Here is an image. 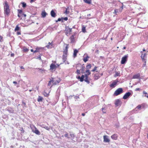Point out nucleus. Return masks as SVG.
<instances>
[{"label":"nucleus","mask_w":148,"mask_h":148,"mask_svg":"<svg viewBox=\"0 0 148 148\" xmlns=\"http://www.w3.org/2000/svg\"><path fill=\"white\" fill-rule=\"evenodd\" d=\"M83 1L85 3L90 4L91 3V0H83Z\"/></svg>","instance_id":"nucleus-23"},{"label":"nucleus","mask_w":148,"mask_h":148,"mask_svg":"<svg viewBox=\"0 0 148 148\" xmlns=\"http://www.w3.org/2000/svg\"><path fill=\"white\" fill-rule=\"evenodd\" d=\"M54 47L53 42L52 41L51 42H49L47 45V48L48 49H51Z\"/></svg>","instance_id":"nucleus-6"},{"label":"nucleus","mask_w":148,"mask_h":148,"mask_svg":"<svg viewBox=\"0 0 148 148\" xmlns=\"http://www.w3.org/2000/svg\"><path fill=\"white\" fill-rule=\"evenodd\" d=\"M14 56V53H11V57H13Z\"/></svg>","instance_id":"nucleus-57"},{"label":"nucleus","mask_w":148,"mask_h":148,"mask_svg":"<svg viewBox=\"0 0 148 148\" xmlns=\"http://www.w3.org/2000/svg\"><path fill=\"white\" fill-rule=\"evenodd\" d=\"M36 0H30V2L31 3H32L34 2Z\"/></svg>","instance_id":"nucleus-53"},{"label":"nucleus","mask_w":148,"mask_h":148,"mask_svg":"<svg viewBox=\"0 0 148 148\" xmlns=\"http://www.w3.org/2000/svg\"><path fill=\"white\" fill-rule=\"evenodd\" d=\"M84 67H82V73L83 72V71H84Z\"/></svg>","instance_id":"nucleus-55"},{"label":"nucleus","mask_w":148,"mask_h":148,"mask_svg":"<svg viewBox=\"0 0 148 148\" xmlns=\"http://www.w3.org/2000/svg\"><path fill=\"white\" fill-rule=\"evenodd\" d=\"M4 13L5 15L8 16L10 13V10L9 7L8 3L7 2H5L4 6Z\"/></svg>","instance_id":"nucleus-1"},{"label":"nucleus","mask_w":148,"mask_h":148,"mask_svg":"<svg viewBox=\"0 0 148 148\" xmlns=\"http://www.w3.org/2000/svg\"><path fill=\"white\" fill-rule=\"evenodd\" d=\"M64 13L66 14H67L68 13V11H67V9H66V10L65 11V12H64Z\"/></svg>","instance_id":"nucleus-54"},{"label":"nucleus","mask_w":148,"mask_h":148,"mask_svg":"<svg viewBox=\"0 0 148 148\" xmlns=\"http://www.w3.org/2000/svg\"><path fill=\"white\" fill-rule=\"evenodd\" d=\"M84 75H82L81 77L79 76L77 77V78L79 79V80L80 82H82L84 80Z\"/></svg>","instance_id":"nucleus-14"},{"label":"nucleus","mask_w":148,"mask_h":148,"mask_svg":"<svg viewBox=\"0 0 148 148\" xmlns=\"http://www.w3.org/2000/svg\"><path fill=\"white\" fill-rule=\"evenodd\" d=\"M20 68L21 69H24V67L23 66H21V67H20Z\"/></svg>","instance_id":"nucleus-62"},{"label":"nucleus","mask_w":148,"mask_h":148,"mask_svg":"<svg viewBox=\"0 0 148 148\" xmlns=\"http://www.w3.org/2000/svg\"><path fill=\"white\" fill-rule=\"evenodd\" d=\"M23 50L25 52H27L29 51V49H28L25 47L23 49Z\"/></svg>","instance_id":"nucleus-36"},{"label":"nucleus","mask_w":148,"mask_h":148,"mask_svg":"<svg viewBox=\"0 0 148 148\" xmlns=\"http://www.w3.org/2000/svg\"><path fill=\"white\" fill-rule=\"evenodd\" d=\"M143 61L144 62V63H143V66L144 67L146 65V60H143Z\"/></svg>","instance_id":"nucleus-39"},{"label":"nucleus","mask_w":148,"mask_h":148,"mask_svg":"<svg viewBox=\"0 0 148 148\" xmlns=\"http://www.w3.org/2000/svg\"><path fill=\"white\" fill-rule=\"evenodd\" d=\"M39 48H36V49L34 51V53H36L39 51Z\"/></svg>","instance_id":"nucleus-41"},{"label":"nucleus","mask_w":148,"mask_h":148,"mask_svg":"<svg viewBox=\"0 0 148 148\" xmlns=\"http://www.w3.org/2000/svg\"><path fill=\"white\" fill-rule=\"evenodd\" d=\"M30 127L32 129V131L34 133L35 131H36V130H37L36 128L33 125H31Z\"/></svg>","instance_id":"nucleus-12"},{"label":"nucleus","mask_w":148,"mask_h":148,"mask_svg":"<svg viewBox=\"0 0 148 148\" xmlns=\"http://www.w3.org/2000/svg\"><path fill=\"white\" fill-rule=\"evenodd\" d=\"M78 52V51L76 49H75L74 50L73 56L74 58H75L76 57L77 54Z\"/></svg>","instance_id":"nucleus-16"},{"label":"nucleus","mask_w":148,"mask_h":148,"mask_svg":"<svg viewBox=\"0 0 148 148\" xmlns=\"http://www.w3.org/2000/svg\"><path fill=\"white\" fill-rule=\"evenodd\" d=\"M21 14H18V16L19 17H20V16H21Z\"/></svg>","instance_id":"nucleus-61"},{"label":"nucleus","mask_w":148,"mask_h":148,"mask_svg":"<svg viewBox=\"0 0 148 148\" xmlns=\"http://www.w3.org/2000/svg\"><path fill=\"white\" fill-rule=\"evenodd\" d=\"M142 53V55L141 56V57L142 60H146V54L145 53H143L142 51L141 52Z\"/></svg>","instance_id":"nucleus-10"},{"label":"nucleus","mask_w":148,"mask_h":148,"mask_svg":"<svg viewBox=\"0 0 148 148\" xmlns=\"http://www.w3.org/2000/svg\"><path fill=\"white\" fill-rule=\"evenodd\" d=\"M143 93L145 94L144 96L145 97L148 98V94L146 92H145V91H143Z\"/></svg>","instance_id":"nucleus-28"},{"label":"nucleus","mask_w":148,"mask_h":148,"mask_svg":"<svg viewBox=\"0 0 148 148\" xmlns=\"http://www.w3.org/2000/svg\"><path fill=\"white\" fill-rule=\"evenodd\" d=\"M111 138L113 139L116 140L117 138V136L116 134H114L111 136Z\"/></svg>","instance_id":"nucleus-19"},{"label":"nucleus","mask_w":148,"mask_h":148,"mask_svg":"<svg viewBox=\"0 0 148 148\" xmlns=\"http://www.w3.org/2000/svg\"><path fill=\"white\" fill-rule=\"evenodd\" d=\"M82 30L83 32H86V27L84 25L82 26Z\"/></svg>","instance_id":"nucleus-25"},{"label":"nucleus","mask_w":148,"mask_h":148,"mask_svg":"<svg viewBox=\"0 0 148 148\" xmlns=\"http://www.w3.org/2000/svg\"><path fill=\"white\" fill-rule=\"evenodd\" d=\"M100 77L99 74H96L95 75L94 78L95 80L98 79Z\"/></svg>","instance_id":"nucleus-20"},{"label":"nucleus","mask_w":148,"mask_h":148,"mask_svg":"<svg viewBox=\"0 0 148 148\" xmlns=\"http://www.w3.org/2000/svg\"><path fill=\"white\" fill-rule=\"evenodd\" d=\"M50 69L51 70H53L54 69H55L56 68V67L55 65L53 64H52L50 66Z\"/></svg>","instance_id":"nucleus-17"},{"label":"nucleus","mask_w":148,"mask_h":148,"mask_svg":"<svg viewBox=\"0 0 148 148\" xmlns=\"http://www.w3.org/2000/svg\"><path fill=\"white\" fill-rule=\"evenodd\" d=\"M22 7L23 8H25V7H26V3H22Z\"/></svg>","instance_id":"nucleus-37"},{"label":"nucleus","mask_w":148,"mask_h":148,"mask_svg":"<svg viewBox=\"0 0 148 148\" xmlns=\"http://www.w3.org/2000/svg\"><path fill=\"white\" fill-rule=\"evenodd\" d=\"M84 81L86 82L88 84H89L90 83V81L88 79V78H85L84 79Z\"/></svg>","instance_id":"nucleus-32"},{"label":"nucleus","mask_w":148,"mask_h":148,"mask_svg":"<svg viewBox=\"0 0 148 148\" xmlns=\"http://www.w3.org/2000/svg\"><path fill=\"white\" fill-rule=\"evenodd\" d=\"M131 93L130 92L126 93L123 97V99H127L130 95Z\"/></svg>","instance_id":"nucleus-8"},{"label":"nucleus","mask_w":148,"mask_h":148,"mask_svg":"<svg viewBox=\"0 0 148 148\" xmlns=\"http://www.w3.org/2000/svg\"><path fill=\"white\" fill-rule=\"evenodd\" d=\"M128 57V54L125 55L122 58L121 60V63L122 64H124L127 61V58Z\"/></svg>","instance_id":"nucleus-3"},{"label":"nucleus","mask_w":148,"mask_h":148,"mask_svg":"<svg viewBox=\"0 0 148 148\" xmlns=\"http://www.w3.org/2000/svg\"><path fill=\"white\" fill-rule=\"evenodd\" d=\"M141 106L140 105H138L136 107V108H138V109H140L141 108Z\"/></svg>","instance_id":"nucleus-50"},{"label":"nucleus","mask_w":148,"mask_h":148,"mask_svg":"<svg viewBox=\"0 0 148 148\" xmlns=\"http://www.w3.org/2000/svg\"><path fill=\"white\" fill-rule=\"evenodd\" d=\"M70 39L71 40V43H73L74 42V36L73 35L72 36H71L70 38Z\"/></svg>","instance_id":"nucleus-21"},{"label":"nucleus","mask_w":148,"mask_h":148,"mask_svg":"<svg viewBox=\"0 0 148 148\" xmlns=\"http://www.w3.org/2000/svg\"><path fill=\"white\" fill-rule=\"evenodd\" d=\"M89 57L88 55H87L86 57L84 58L83 59V60L84 62H86L88 61V59L89 58Z\"/></svg>","instance_id":"nucleus-24"},{"label":"nucleus","mask_w":148,"mask_h":148,"mask_svg":"<svg viewBox=\"0 0 148 148\" xmlns=\"http://www.w3.org/2000/svg\"><path fill=\"white\" fill-rule=\"evenodd\" d=\"M140 90V89L139 88H136V89L135 90L136 91H139Z\"/></svg>","instance_id":"nucleus-52"},{"label":"nucleus","mask_w":148,"mask_h":148,"mask_svg":"<svg viewBox=\"0 0 148 148\" xmlns=\"http://www.w3.org/2000/svg\"><path fill=\"white\" fill-rule=\"evenodd\" d=\"M123 92V89L121 88H119L117 89L114 93V95L115 96H117Z\"/></svg>","instance_id":"nucleus-2"},{"label":"nucleus","mask_w":148,"mask_h":148,"mask_svg":"<svg viewBox=\"0 0 148 148\" xmlns=\"http://www.w3.org/2000/svg\"><path fill=\"white\" fill-rule=\"evenodd\" d=\"M103 142H104L107 143L109 142L110 141V140L108 138V136H103Z\"/></svg>","instance_id":"nucleus-9"},{"label":"nucleus","mask_w":148,"mask_h":148,"mask_svg":"<svg viewBox=\"0 0 148 148\" xmlns=\"http://www.w3.org/2000/svg\"><path fill=\"white\" fill-rule=\"evenodd\" d=\"M64 136L65 137H67L68 138H69L70 137L68 136V133H66L64 135Z\"/></svg>","instance_id":"nucleus-43"},{"label":"nucleus","mask_w":148,"mask_h":148,"mask_svg":"<svg viewBox=\"0 0 148 148\" xmlns=\"http://www.w3.org/2000/svg\"><path fill=\"white\" fill-rule=\"evenodd\" d=\"M86 67L87 69H89L91 68V64H89L86 66Z\"/></svg>","instance_id":"nucleus-30"},{"label":"nucleus","mask_w":148,"mask_h":148,"mask_svg":"<svg viewBox=\"0 0 148 148\" xmlns=\"http://www.w3.org/2000/svg\"><path fill=\"white\" fill-rule=\"evenodd\" d=\"M13 83L14 84H17V82L16 81H14L13 82Z\"/></svg>","instance_id":"nucleus-60"},{"label":"nucleus","mask_w":148,"mask_h":148,"mask_svg":"<svg viewBox=\"0 0 148 148\" xmlns=\"http://www.w3.org/2000/svg\"><path fill=\"white\" fill-rule=\"evenodd\" d=\"M40 71L41 72H42V71H45V70H42V69H40Z\"/></svg>","instance_id":"nucleus-59"},{"label":"nucleus","mask_w":148,"mask_h":148,"mask_svg":"<svg viewBox=\"0 0 148 148\" xmlns=\"http://www.w3.org/2000/svg\"><path fill=\"white\" fill-rule=\"evenodd\" d=\"M67 55H63L62 56V60L64 62L66 61V60Z\"/></svg>","instance_id":"nucleus-22"},{"label":"nucleus","mask_w":148,"mask_h":148,"mask_svg":"<svg viewBox=\"0 0 148 148\" xmlns=\"http://www.w3.org/2000/svg\"><path fill=\"white\" fill-rule=\"evenodd\" d=\"M51 16H52L53 17H55L56 16V13L53 10H51Z\"/></svg>","instance_id":"nucleus-18"},{"label":"nucleus","mask_w":148,"mask_h":148,"mask_svg":"<svg viewBox=\"0 0 148 148\" xmlns=\"http://www.w3.org/2000/svg\"><path fill=\"white\" fill-rule=\"evenodd\" d=\"M62 19H64L65 21H67L68 20V18L67 17H66L64 18H62Z\"/></svg>","instance_id":"nucleus-47"},{"label":"nucleus","mask_w":148,"mask_h":148,"mask_svg":"<svg viewBox=\"0 0 148 148\" xmlns=\"http://www.w3.org/2000/svg\"><path fill=\"white\" fill-rule=\"evenodd\" d=\"M17 34L18 35H20L21 34V33L20 32H17Z\"/></svg>","instance_id":"nucleus-56"},{"label":"nucleus","mask_w":148,"mask_h":148,"mask_svg":"<svg viewBox=\"0 0 148 148\" xmlns=\"http://www.w3.org/2000/svg\"><path fill=\"white\" fill-rule=\"evenodd\" d=\"M3 37L1 36H0V41L1 42L2 41Z\"/></svg>","instance_id":"nucleus-49"},{"label":"nucleus","mask_w":148,"mask_h":148,"mask_svg":"<svg viewBox=\"0 0 148 148\" xmlns=\"http://www.w3.org/2000/svg\"><path fill=\"white\" fill-rule=\"evenodd\" d=\"M119 82L117 79L113 81L112 83L110 85V87L112 88H114L116 85L117 83Z\"/></svg>","instance_id":"nucleus-5"},{"label":"nucleus","mask_w":148,"mask_h":148,"mask_svg":"<svg viewBox=\"0 0 148 148\" xmlns=\"http://www.w3.org/2000/svg\"><path fill=\"white\" fill-rule=\"evenodd\" d=\"M70 136H71V137L73 138L75 136L74 134H71Z\"/></svg>","instance_id":"nucleus-48"},{"label":"nucleus","mask_w":148,"mask_h":148,"mask_svg":"<svg viewBox=\"0 0 148 148\" xmlns=\"http://www.w3.org/2000/svg\"><path fill=\"white\" fill-rule=\"evenodd\" d=\"M72 31V29L69 27H66L65 29V34L66 35L68 36Z\"/></svg>","instance_id":"nucleus-4"},{"label":"nucleus","mask_w":148,"mask_h":148,"mask_svg":"<svg viewBox=\"0 0 148 148\" xmlns=\"http://www.w3.org/2000/svg\"><path fill=\"white\" fill-rule=\"evenodd\" d=\"M85 114L84 113H82V115L83 116H84L85 115Z\"/></svg>","instance_id":"nucleus-63"},{"label":"nucleus","mask_w":148,"mask_h":148,"mask_svg":"<svg viewBox=\"0 0 148 148\" xmlns=\"http://www.w3.org/2000/svg\"><path fill=\"white\" fill-rule=\"evenodd\" d=\"M97 66H95L94 67V69L92 70V71H93V72H94L95 71V70L97 69Z\"/></svg>","instance_id":"nucleus-44"},{"label":"nucleus","mask_w":148,"mask_h":148,"mask_svg":"<svg viewBox=\"0 0 148 148\" xmlns=\"http://www.w3.org/2000/svg\"><path fill=\"white\" fill-rule=\"evenodd\" d=\"M140 74L139 73H138L134 75L132 78L133 79H138L140 78Z\"/></svg>","instance_id":"nucleus-15"},{"label":"nucleus","mask_w":148,"mask_h":148,"mask_svg":"<svg viewBox=\"0 0 148 148\" xmlns=\"http://www.w3.org/2000/svg\"><path fill=\"white\" fill-rule=\"evenodd\" d=\"M46 13L45 11L42 12L41 14L42 16L43 17H45L46 16Z\"/></svg>","instance_id":"nucleus-26"},{"label":"nucleus","mask_w":148,"mask_h":148,"mask_svg":"<svg viewBox=\"0 0 148 148\" xmlns=\"http://www.w3.org/2000/svg\"><path fill=\"white\" fill-rule=\"evenodd\" d=\"M86 72L88 73V75H90L91 74V73L89 69H87L86 71Z\"/></svg>","instance_id":"nucleus-34"},{"label":"nucleus","mask_w":148,"mask_h":148,"mask_svg":"<svg viewBox=\"0 0 148 148\" xmlns=\"http://www.w3.org/2000/svg\"><path fill=\"white\" fill-rule=\"evenodd\" d=\"M77 74H79L80 73V71L79 70L77 69V71L76 72Z\"/></svg>","instance_id":"nucleus-38"},{"label":"nucleus","mask_w":148,"mask_h":148,"mask_svg":"<svg viewBox=\"0 0 148 148\" xmlns=\"http://www.w3.org/2000/svg\"><path fill=\"white\" fill-rule=\"evenodd\" d=\"M20 29L19 27L18 26V25H17L14 29V31L16 32V31H18Z\"/></svg>","instance_id":"nucleus-29"},{"label":"nucleus","mask_w":148,"mask_h":148,"mask_svg":"<svg viewBox=\"0 0 148 148\" xmlns=\"http://www.w3.org/2000/svg\"><path fill=\"white\" fill-rule=\"evenodd\" d=\"M118 10L117 9H115V10H114V13H115L116 14H117V13L118 12Z\"/></svg>","instance_id":"nucleus-45"},{"label":"nucleus","mask_w":148,"mask_h":148,"mask_svg":"<svg viewBox=\"0 0 148 148\" xmlns=\"http://www.w3.org/2000/svg\"><path fill=\"white\" fill-rule=\"evenodd\" d=\"M22 103H23V104L24 106H25V105H26V103H25L24 102H22Z\"/></svg>","instance_id":"nucleus-58"},{"label":"nucleus","mask_w":148,"mask_h":148,"mask_svg":"<svg viewBox=\"0 0 148 148\" xmlns=\"http://www.w3.org/2000/svg\"><path fill=\"white\" fill-rule=\"evenodd\" d=\"M115 104L116 106H120L121 104L120 101L119 99H117L116 101Z\"/></svg>","instance_id":"nucleus-13"},{"label":"nucleus","mask_w":148,"mask_h":148,"mask_svg":"<svg viewBox=\"0 0 148 148\" xmlns=\"http://www.w3.org/2000/svg\"><path fill=\"white\" fill-rule=\"evenodd\" d=\"M120 74V73L119 72H116L115 75V77L118 76H119Z\"/></svg>","instance_id":"nucleus-35"},{"label":"nucleus","mask_w":148,"mask_h":148,"mask_svg":"<svg viewBox=\"0 0 148 148\" xmlns=\"http://www.w3.org/2000/svg\"><path fill=\"white\" fill-rule=\"evenodd\" d=\"M42 97H41L39 96L37 100L39 102L41 101H42Z\"/></svg>","instance_id":"nucleus-27"},{"label":"nucleus","mask_w":148,"mask_h":148,"mask_svg":"<svg viewBox=\"0 0 148 148\" xmlns=\"http://www.w3.org/2000/svg\"><path fill=\"white\" fill-rule=\"evenodd\" d=\"M52 80H51V79L49 81V83H48V86H50L51 83L52 84Z\"/></svg>","instance_id":"nucleus-33"},{"label":"nucleus","mask_w":148,"mask_h":148,"mask_svg":"<svg viewBox=\"0 0 148 148\" xmlns=\"http://www.w3.org/2000/svg\"><path fill=\"white\" fill-rule=\"evenodd\" d=\"M31 52H34V50H33V49H31Z\"/></svg>","instance_id":"nucleus-64"},{"label":"nucleus","mask_w":148,"mask_h":148,"mask_svg":"<svg viewBox=\"0 0 148 148\" xmlns=\"http://www.w3.org/2000/svg\"><path fill=\"white\" fill-rule=\"evenodd\" d=\"M18 14H21L22 13V11L21 10H18Z\"/></svg>","instance_id":"nucleus-40"},{"label":"nucleus","mask_w":148,"mask_h":148,"mask_svg":"<svg viewBox=\"0 0 148 148\" xmlns=\"http://www.w3.org/2000/svg\"><path fill=\"white\" fill-rule=\"evenodd\" d=\"M68 45H66V47H65V49L64 51L63 55H67L68 48Z\"/></svg>","instance_id":"nucleus-11"},{"label":"nucleus","mask_w":148,"mask_h":148,"mask_svg":"<svg viewBox=\"0 0 148 148\" xmlns=\"http://www.w3.org/2000/svg\"><path fill=\"white\" fill-rule=\"evenodd\" d=\"M102 111L103 112V113H106V111H103V110H106V109H105V108H102Z\"/></svg>","instance_id":"nucleus-42"},{"label":"nucleus","mask_w":148,"mask_h":148,"mask_svg":"<svg viewBox=\"0 0 148 148\" xmlns=\"http://www.w3.org/2000/svg\"><path fill=\"white\" fill-rule=\"evenodd\" d=\"M88 75V74H85L84 75V77H85V78H88V75Z\"/></svg>","instance_id":"nucleus-46"},{"label":"nucleus","mask_w":148,"mask_h":148,"mask_svg":"<svg viewBox=\"0 0 148 148\" xmlns=\"http://www.w3.org/2000/svg\"><path fill=\"white\" fill-rule=\"evenodd\" d=\"M34 133H35L36 134L38 135H40V132L37 129L36 130V131H35Z\"/></svg>","instance_id":"nucleus-31"},{"label":"nucleus","mask_w":148,"mask_h":148,"mask_svg":"<svg viewBox=\"0 0 148 148\" xmlns=\"http://www.w3.org/2000/svg\"><path fill=\"white\" fill-rule=\"evenodd\" d=\"M61 19L60 18H59L58 19V20L57 21H56V22H58V21H61Z\"/></svg>","instance_id":"nucleus-51"},{"label":"nucleus","mask_w":148,"mask_h":148,"mask_svg":"<svg viewBox=\"0 0 148 148\" xmlns=\"http://www.w3.org/2000/svg\"><path fill=\"white\" fill-rule=\"evenodd\" d=\"M51 80H52V84L51 86H52V85H56L57 84L59 83L60 82V80H59L58 81L57 80H55L54 79V78H52L51 79Z\"/></svg>","instance_id":"nucleus-7"}]
</instances>
